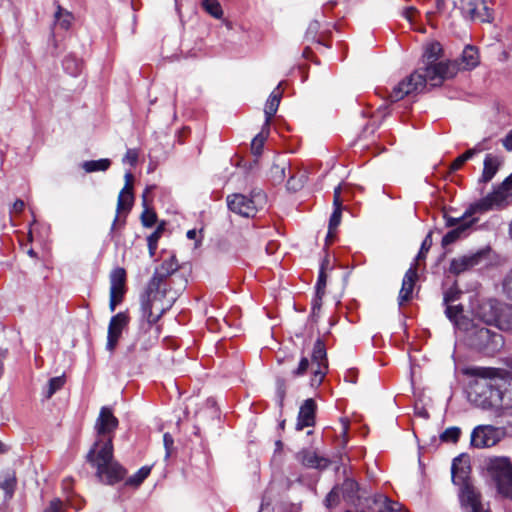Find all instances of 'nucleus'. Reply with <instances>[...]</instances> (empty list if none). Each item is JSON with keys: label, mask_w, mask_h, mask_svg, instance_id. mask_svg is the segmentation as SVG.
Returning a JSON list of instances; mask_svg holds the SVG:
<instances>
[{"label": "nucleus", "mask_w": 512, "mask_h": 512, "mask_svg": "<svg viewBox=\"0 0 512 512\" xmlns=\"http://www.w3.org/2000/svg\"><path fill=\"white\" fill-rule=\"evenodd\" d=\"M82 168L86 173H93L98 171H106L111 166V161L107 158L99 159V160H89L84 161L81 164Z\"/></svg>", "instance_id": "nucleus-31"}, {"label": "nucleus", "mask_w": 512, "mask_h": 512, "mask_svg": "<svg viewBox=\"0 0 512 512\" xmlns=\"http://www.w3.org/2000/svg\"><path fill=\"white\" fill-rule=\"evenodd\" d=\"M138 160V153L136 150L128 149L125 156L123 157V162L129 163L131 166H134Z\"/></svg>", "instance_id": "nucleus-53"}, {"label": "nucleus", "mask_w": 512, "mask_h": 512, "mask_svg": "<svg viewBox=\"0 0 512 512\" xmlns=\"http://www.w3.org/2000/svg\"><path fill=\"white\" fill-rule=\"evenodd\" d=\"M66 382L65 376L53 377L49 380L47 389L44 392L46 399H50L58 390H60Z\"/></svg>", "instance_id": "nucleus-36"}, {"label": "nucleus", "mask_w": 512, "mask_h": 512, "mask_svg": "<svg viewBox=\"0 0 512 512\" xmlns=\"http://www.w3.org/2000/svg\"><path fill=\"white\" fill-rule=\"evenodd\" d=\"M87 462L96 468L97 478L108 485L124 479L126 470L113 457V441L97 439L86 456Z\"/></svg>", "instance_id": "nucleus-4"}, {"label": "nucleus", "mask_w": 512, "mask_h": 512, "mask_svg": "<svg viewBox=\"0 0 512 512\" xmlns=\"http://www.w3.org/2000/svg\"><path fill=\"white\" fill-rule=\"evenodd\" d=\"M499 165L500 162L496 156H493L492 154H487L484 159L483 171L480 181L484 183L490 182L497 173Z\"/></svg>", "instance_id": "nucleus-23"}, {"label": "nucleus", "mask_w": 512, "mask_h": 512, "mask_svg": "<svg viewBox=\"0 0 512 512\" xmlns=\"http://www.w3.org/2000/svg\"><path fill=\"white\" fill-rule=\"evenodd\" d=\"M123 296L122 294L110 292L109 309L111 312L115 311L116 306L122 302Z\"/></svg>", "instance_id": "nucleus-51"}, {"label": "nucleus", "mask_w": 512, "mask_h": 512, "mask_svg": "<svg viewBox=\"0 0 512 512\" xmlns=\"http://www.w3.org/2000/svg\"><path fill=\"white\" fill-rule=\"evenodd\" d=\"M110 292L124 295L126 283V271L122 267L113 269L109 275Z\"/></svg>", "instance_id": "nucleus-22"}, {"label": "nucleus", "mask_w": 512, "mask_h": 512, "mask_svg": "<svg viewBox=\"0 0 512 512\" xmlns=\"http://www.w3.org/2000/svg\"><path fill=\"white\" fill-rule=\"evenodd\" d=\"M499 186L510 196L512 194V173Z\"/></svg>", "instance_id": "nucleus-58"}, {"label": "nucleus", "mask_w": 512, "mask_h": 512, "mask_svg": "<svg viewBox=\"0 0 512 512\" xmlns=\"http://www.w3.org/2000/svg\"><path fill=\"white\" fill-rule=\"evenodd\" d=\"M320 23L317 20H313L309 23L308 28L305 33V39L310 42H316L318 44H323L322 34L320 33Z\"/></svg>", "instance_id": "nucleus-33"}, {"label": "nucleus", "mask_w": 512, "mask_h": 512, "mask_svg": "<svg viewBox=\"0 0 512 512\" xmlns=\"http://www.w3.org/2000/svg\"><path fill=\"white\" fill-rule=\"evenodd\" d=\"M340 491L339 487L335 486L326 496L325 505L328 508L336 507L340 502Z\"/></svg>", "instance_id": "nucleus-45"}, {"label": "nucleus", "mask_w": 512, "mask_h": 512, "mask_svg": "<svg viewBox=\"0 0 512 512\" xmlns=\"http://www.w3.org/2000/svg\"><path fill=\"white\" fill-rule=\"evenodd\" d=\"M271 173L279 181H282L285 178V166L274 164L271 168Z\"/></svg>", "instance_id": "nucleus-52"}, {"label": "nucleus", "mask_w": 512, "mask_h": 512, "mask_svg": "<svg viewBox=\"0 0 512 512\" xmlns=\"http://www.w3.org/2000/svg\"><path fill=\"white\" fill-rule=\"evenodd\" d=\"M432 246V232L430 231L424 238L420 250L417 254L416 260H423L426 257L427 252Z\"/></svg>", "instance_id": "nucleus-46"}, {"label": "nucleus", "mask_w": 512, "mask_h": 512, "mask_svg": "<svg viewBox=\"0 0 512 512\" xmlns=\"http://www.w3.org/2000/svg\"><path fill=\"white\" fill-rule=\"evenodd\" d=\"M162 231H163V228L161 226H159L153 233H151L147 237V244H148L149 254L151 257H153L156 252L158 240L161 237Z\"/></svg>", "instance_id": "nucleus-43"}, {"label": "nucleus", "mask_w": 512, "mask_h": 512, "mask_svg": "<svg viewBox=\"0 0 512 512\" xmlns=\"http://www.w3.org/2000/svg\"><path fill=\"white\" fill-rule=\"evenodd\" d=\"M417 278L418 275L416 268L414 266L410 267L403 277L402 286L399 292L398 302L400 306L412 298V292Z\"/></svg>", "instance_id": "nucleus-20"}, {"label": "nucleus", "mask_w": 512, "mask_h": 512, "mask_svg": "<svg viewBox=\"0 0 512 512\" xmlns=\"http://www.w3.org/2000/svg\"><path fill=\"white\" fill-rule=\"evenodd\" d=\"M468 341L472 348L487 355H493L504 346L502 334L487 327L474 325L468 332Z\"/></svg>", "instance_id": "nucleus-7"}, {"label": "nucleus", "mask_w": 512, "mask_h": 512, "mask_svg": "<svg viewBox=\"0 0 512 512\" xmlns=\"http://www.w3.org/2000/svg\"><path fill=\"white\" fill-rule=\"evenodd\" d=\"M134 201L133 196V185L125 184L122 190L119 193L118 200H117V214L113 220L111 229H110V235L113 236L114 233L118 228H121L125 225L126 219L125 217L121 220L119 214L122 211L129 212L132 208Z\"/></svg>", "instance_id": "nucleus-12"}, {"label": "nucleus", "mask_w": 512, "mask_h": 512, "mask_svg": "<svg viewBox=\"0 0 512 512\" xmlns=\"http://www.w3.org/2000/svg\"><path fill=\"white\" fill-rule=\"evenodd\" d=\"M329 261L325 259L322 264L319 271L317 283L315 286V290L317 294H325V288H326V281H327V275L325 272L326 266L328 265Z\"/></svg>", "instance_id": "nucleus-40"}, {"label": "nucleus", "mask_w": 512, "mask_h": 512, "mask_svg": "<svg viewBox=\"0 0 512 512\" xmlns=\"http://www.w3.org/2000/svg\"><path fill=\"white\" fill-rule=\"evenodd\" d=\"M509 193L497 186L491 193L479 201L473 203L469 208V213L486 212L493 209H502L507 205Z\"/></svg>", "instance_id": "nucleus-10"}, {"label": "nucleus", "mask_w": 512, "mask_h": 512, "mask_svg": "<svg viewBox=\"0 0 512 512\" xmlns=\"http://www.w3.org/2000/svg\"><path fill=\"white\" fill-rule=\"evenodd\" d=\"M445 305H446V309H445L446 316L448 317V319L451 322H453L455 325H458L459 324L458 317L463 312L462 305H452V303L445 304Z\"/></svg>", "instance_id": "nucleus-42"}, {"label": "nucleus", "mask_w": 512, "mask_h": 512, "mask_svg": "<svg viewBox=\"0 0 512 512\" xmlns=\"http://www.w3.org/2000/svg\"><path fill=\"white\" fill-rule=\"evenodd\" d=\"M486 471L503 497L512 500V463L507 457H493L486 461Z\"/></svg>", "instance_id": "nucleus-6"}, {"label": "nucleus", "mask_w": 512, "mask_h": 512, "mask_svg": "<svg viewBox=\"0 0 512 512\" xmlns=\"http://www.w3.org/2000/svg\"><path fill=\"white\" fill-rule=\"evenodd\" d=\"M306 179L307 177L304 173H301L298 177L291 176L287 181V188L292 191H298L304 186Z\"/></svg>", "instance_id": "nucleus-44"}, {"label": "nucleus", "mask_w": 512, "mask_h": 512, "mask_svg": "<svg viewBox=\"0 0 512 512\" xmlns=\"http://www.w3.org/2000/svg\"><path fill=\"white\" fill-rule=\"evenodd\" d=\"M470 471V457L467 454L457 456L451 466L452 482L455 485L469 482Z\"/></svg>", "instance_id": "nucleus-17"}, {"label": "nucleus", "mask_w": 512, "mask_h": 512, "mask_svg": "<svg viewBox=\"0 0 512 512\" xmlns=\"http://www.w3.org/2000/svg\"><path fill=\"white\" fill-rule=\"evenodd\" d=\"M265 139L266 136H264L263 133H259L253 138L251 148L255 155L261 154Z\"/></svg>", "instance_id": "nucleus-48"}, {"label": "nucleus", "mask_w": 512, "mask_h": 512, "mask_svg": "<svg viewBox=\"0 0 512 512\" xmlns=\"http://www.w3.org/2000/svg\"><path fill=\"white\" fill-rule=\"evenodd\" d=\"M460 488V502L467 512H481L483 510L480 493L476 491L471 482L459 484Z\"/></svg>", "instance_id": "nucleus-16"}, {"label": "nucleus", "mask_w": 512, "mask_h": 512, "mask_svg": "<svg viewBox=\"0 0 512 512\" xmlns=\"http://www.w3.org/2000/svg\"><path fill=\"white\" fill-rule=\"evenodd\" d=\"M309 367V360L307 357H302L298 367L292 371V374L294 376H302L307 372V369Z\"/></svg>", "instance_id": "nucleus-49"}, {"label": "nucleus", "mask_w": 512, "mask_h": 512, "mask_svg": "<svg viewBox=\"0 0 512 512\" xmlns=\"http://www.w3.org/2000/svg\"><path fill=\"white\" fill-rule=\"evenodd\" d=\"M324 295L315 293V297L312 300V315H316L320 311Z\"/></svg>", "instance_id": "nucleus-54"}, {"label": "nucleus", "mask_w": 512, "mask_h": 512, "mask_svg": "<svg viewBox=\"0 0 512 512\" xmlns=\"http://www.w3.org/2000/svg\"><path fill=\"white\" fill-rule=\"evenodd\" d=\"M467 215H471V214L469 213V210H468V211H466V213H465V214L463 215V217H461V218L447 217V218H446V226H448V227H454V228H455V227H457L460 223H468L467 221H464V220H463V218H464L465 216H467ZM470 223L472 224L473 222H470Z\"/></svg>", "instance_id": "nucleus-55"}, {"label": "nucleus", "mask_w": 512, "mask_h": 512, "mask_svg": "<svg viewBox=\"0 0 512 512\" xmlns=\"http://www.w3.org/2000/svg\"><path fill=\"white\" fill-rule=\"evenodd\" d=\"M498 329L512 333V305H504Z\"/></svg>", "instance_id": "nucleus-34"}, {"label": "nucleus", "mask_w": 512, "mask_h": 512, "mask_svg": "<svg viewBox=\"0 0 512 512\" xmlns=\"http://www.w3.org/2000/svg\"><path fill=\"white\" fill-rule=\"evenodd\" d=\"M312 363L317 364V368L313 371L311 385L318 386L321 384L327 369L326 348L323 340L320 338H318L314 343Z\"/></svg>", "instance_id": "nucleus-14"}, {"label": "nucleus", "mask_w": 512, "mask_h": 512, "mask_svg": "<svg viewBox=\"0 0 512 512\" xmlns=\"http://www.w3.org/2000/svg\"><path fill=\"white\" fill-rule=\"evenodd\" d=\"M460 295H461V291L459 289H457L456 287H451L447 291H445L443 303L444 304L453 303L459 299Z\"/></svg>", "instance_id": "nucleus-47"}, {"label": "nucleus", "mask_w": 512, "mask_h": 512, "mask_svg": "<svg viewBox=\"0 0 512 512\" xmlns=\"http://www.w3.org/2000/svg\"><path fill=\"white\" fill-rule=\"evenodd\" d=\"M163 442L166 449V457H168L170 455V449L174 443L173 437L169 433H165L163 436Z\"/></svg>", "instance_id": "nucleus-56"}, {"label": "nucleus", "mask_w": 512, "mask_h": 512, "mask_svg": "<svg viewBox=\"0 0 512 512\" xmlns=\"http://www.w3.org/2000/svg\"><path fill=\"white\" fill-rule=\"evenodd\" d=\"M228 209L242 217L253 218L266 203V195L261 189H253L249 195L230 194L226 198Z\"/></svg>", "instance_id": "nucleus-5"}, {"label": "nucleus", "mask_w": 512, "mask_h": 512, "mask_svg": "<svg viewBox=\"0 0 512 512\" xmlns=\"http://www.w3.org/2000/svg\"><path fill=\"white\" fill-rule=\"evenodd\" d=\"M151 467L149 466H143L141 467L135 474H133L131 477H129L126 481V485L140 486L144 480L150 475Z\"/></svg>", "instance_id": "nucleus-35"}, {"label": "nucleus", "mask_w": 512, "mask_h": 512, "mask_svg": "<svg viewBox=\"0 0 512 512\" xmlns=\"http://www.w3.org/2000/svg\"><path fill=\"white\" fill-rule=\"evenodd\" d=\"M25 207V203L23 200L21 199H17L14 204H13V207H12V212H15V213H20L23 211Z\"/></svg>", "instance_id": "nucleus-62"}, {"label": "nucleus", "mask_w": 512, "mask_h": 512, "mask_svg": "<svg viewBox=\"0 0 512 512\" xmlns=\"http://www.w3.org/2000/svg\"><path fill=\"white\" fill-rule=\"evenodd\" d=\"M178 260L174 255L162 261V263L155 268L153 276L149 280L145 291L140 296L142 319L151 328L162 317L165 309L156 307L157 313L154 312L155 304L159 295V290L162 283L179 269Z\"/></svg>", "instance_id": "nucleus-3"}, {"label": "nucleus", "mask_w": 512, "mask_h": 512, "mask_svg": "<svg viewBox=\"0 0 512 512\" xmlns=\"http://www.w3.org/2000/svg\"><path fill=\"white\" fill-rule=\"evenodd\" d=\"M502 294L512 301V267L505 273L501 281Z\"/></svg>", "instance_id": "nucleus-39"}, {"label": "nucleus", "mask_w": 512, "mask_h": 512, "mask_svg": "<svg viewBox=\"0 0 512 512\" xmlns=\"http://www.w3.org/2000/svg\"><path fill=\"white\" fill-rule=\"evenodd\" d=\"M44 512H63V503L60 499H53Z\"/></svg>", "instance_id": "nucleus-50"}, {"label": "nucleus", "mask_w": 512, "mask_h": 512, "mask_svg": "<svg viewBox=\"0 0 512 512\" xmlns=\"http://www.w3.org/2000/svg\"><path fill=\"white\" fill-rule=\"evenodd\" d=\"M202 5L205 11L214 18L218 19L223 14L221 5L217 0H204Z\"/></svg>", "instance_id": "nucleus-41"}, {"label": "nucleus", "mask_w": 512, "mask_h": 512, "mask_svg": "<svg viewBox=\"0 0 512 512\" xmlns=\"http://www.w3.org/2000/svg\"><path fill=\"white\" fill-rule=\"evenodd\" d=\"M477 374L480 377L469 385V401L483 410L503 408L504 393L496 381L498 378H504L505 371L496 368H479Z\"/></svg>", "instance_id": "nucleus-2"}, {"label": "nucleus", "mask_w": 512, "mask_h": 512, "mask_svg": "<svg viewBox=\"0 0 512 512\" xmlns=\"http://www.w3.org/2000/svg\"><path fill=\"white\" fill-rule=\"evenodd\" d=\"M316 403L312 398L306 399L300 406L296 429L303 430L305 427L315 424Z\"/></svg>", "instance_id": "nucleus-19"}, {"label": "nucleus", "mask_w": 512, "mask_h": 512, "mask_svg": "<svg viewBox=\"0 0 512 512\" xmlns=\"http://www.w3.org/2000/svg\"><path fill=\"white\" fill-rule=\"evenodd\" d=\"M333 206L334 207H342L341 186L340 185H338L334 189Z\"/></svg>", "instance_id": "nucleus-57"}, {"label": "nucleus", "mask_w": 512, "mask_h": 512, "mask_svg": "<svg viewBox=\"0 0 512 512\" xmlns=\"http://www.w3.org/2000/svg\"><path fill=\"white\" fill-rule=\"evenodd\" d=\"M338 487L343 499L346 502L354 503L355 500L358 498L357 493L359 490V485L355 480L351 478H346L343 481V483Z\"/></svg>", "instance_id": "nucleus-25"}, {"label": "nucleus", "mask_w": 512, "mask_h": 512, "mask_svg": "<svg viewBox=\"0 0 512 512\" xmlns=\"http://www.w3.org/2000/svg\"><path fill=\"white\" fill-rule=\"evenodd\" d=\"M466 161L463 159V157L460 155L458 156L450 165V171L454 172V171H457L459 170L463 164L465 163Z\"/></svg>", "instance_id": "nucleus-61"}, {"label": "nucleus", "mask_w": 512, "mask_h": 512, "mask_svg": "<svg viewBox=\"0 0 512 512\" xmlns=\"http://www.w3.org/2000/svg\"><path fill=\"white\" fill-rule=\"evenodd\" d=\"M297 459L308 468L325 469L329 466L330 461L318 456L317 453L310 449H302L297 453Z\"/></svg>", "instance_id": "nucleus-21"}, {"label": "nucleus", "mask_w": 512, "mask_h": 512, "mask_svg": "<svg viewBox=\"0 0 512 512\" xmlns=\"http://www.w3.org/2000/svg\"><path fill=\"white\" fill-rule=\"evenodd\" d=\"M54 17L55 25L63 30H68L74 19L72 13L63 9L60 5L57 6V11L55 12Z\"/></svg>", "instance_id": "nucleus-30"}, {"label": "nucleus", "mask_w": 512, "mask_h": 512, "mask_svg": "<svg viewBox=\"0 0 512 512\" xmlns=\"http://www.w3.org/2000/svg\"><path fill=\"white\" fill-rule=\"evenodd\" d=\"M118 425L119 421L114 416L112 409L107 406L102 407L94 426L97 439H111L113 441L114 432Z\"/></svg>", "instance_id": "nucleus-11"}, {"label": "nucleus", "mask_w": 512, "mask_h": 512, "mask_svg": "<svg viewBox=\"0 0 512 512\" xmlns=\"http://www.w3.org/2000/svg\"><path fill=\"white\" fill-rule=\"evenodd\" d=\"M478 151H481V148L475 147V148L467 150L461 156L463 157V159L465 161H467V160L471 159Z\"/></svg>", "instance_id": "nucleus-63"}, {"label": "nucleus", "mask_w": 512, "mask_h": 512, "mask_svg": "<svg viewBox=\"0 0 512 512\" xmlns=\"http://www.w3.org/2000/svg\"><path fill=\"white\" fill-rule=\"evenodd\" d=\"M471 227V223H460L457 227L447 232L442 238V246L446 247L460 239Z\"/></svg>", "instance_id": "nucleus-28"}, {"label": "nucleus", "mask_w": 512, "mask_h": 512, "mask_svg": "<svg viewBox=\"0 0 512 512\" xmlns=\"http://www.w3.org/2000/svg\"><path fill=\"white\" fill-rule=\"evenodd\" d=\"M499 186L510 196L512 194V173Z\"/></svg>", "instance_id": "nucleus-59"}, {"label": "nucleus", "mask_w": 512, "mask_h": 512, "mask_svg": "<svg viewBox=\"0 0 512 512\" xmlns=\"http://www.w3.org/2000/svg\"><path fill=\"white\" fill-rule=\"evenodd\" d=\"M488 2V0H461V13L470 20L491 23L494 12Z\"/></svg>", "instance_id": "nucleus-9"}, {"label": "nucleus", "mask_w": 512, "mask_h": 512, "mask_svg": "<svg viewBox=\"0 0 512 512\" xmlns=\"http://www.w3.org/2000/svg\"><path fill=\"white\" fill-rule=\"evenodd\" d=\"M282 83H279V85L275 88V90L270 94L266 105H265V116L266 121L265 125L268 126L270 123L271 118L275 115L277 112V109L279 107L280 99L282 92L280 91V86Z\"/></svg>", "instance_id": "nucleus-24"}, {"label": "nucleus", "mask_w": 512, "mask_h": 512, "mask_svg": "<svg viewBox=\"0 0 512 512\" xmlns=\"http://www.w3.org/2000/svg\"><path fill=\"white\" fill-rule=\"evenodd\" d=\"M442 53L439 42L429 43L422 55L423 67L399 82L389 94L391 102H398L405 96L422 92L427 83L440 86L444 80L453 77L455 69L447 62H437Z\"/></svg>", "instance_id": "nucleus-1"}, {"label": "nucleus", "mask_w": 512, "mask_h": 512, "mask_svg": "<svg viewBox=\"0 0 512 512\" xmlns=\"http://www.w3.org/2000/svg\"><path fill=\"white\" fill-rule=\"evenodd\" d=\"M126 324L127 316L124 313H118L110 319L106 344V348L110 352L114 351L116 348L122 330Z\"/></svg>", "instance_id": "nucleus-18"}, {"label": "nucleus", "mask_w": 512, "mask_h": 512, "mask_svg": "<svg viewBox=\"0 0 512 512\" xmlns=\"http://www.w3.org/2000/svg\"><path fill=\"white\" fill-rule=\"evenodd\" d=\"M462 63L464 69H473L479 64V53L475 46L467 45L462 52Z\"/></svg>", "instance_id": "nucleus-27"}, {"label": "nucleus", "mask_w": 512, "mask_h": 512, "mask_svg": "<svg viewBox=\"0 0 512 512\" xmlns=\"http://www.w3.org/2000/svg\"><path fill=\"white\" fill-rule=\"evenodd\" d=\"M417 10L414 8V7H408L406 8L405 10V17L408 19V20H411L412 19V16L414 13H416Z\"/></svg>", "instance_id": "nucleus-64"}, {"label": "nucleus", "mask_w": 512, "mask_h": 512, "mask_svg": "<svg viewBox=\"0 0 512 512\" xmlns=\"http://www.w3.org/2000/svg\"><path fill=\"white\" fill-rule=\"evenodd\" d=\"M504 305L495 299H489L479 305L477 316L485 324L495 325L498 328Z\"/></svg>", "instance_id": "nucleus-15"}, {"label": "nucleus", "mask_w": 512, "mask_h": 512, "mask_svg": "<svg viewBox=\"0 0 512 512\" xmlns=\"http://www.w3.org/2000/svg\"><path fill=\"white\" fill-rule=\"evenodd\" d=\"M502 145L507 151H512V129L507 133V135L501 140Z\"/></svg>", "instance_id": "nucleus-60"}, {"label": "nucleus", "mask_w": 512, "mask_h": 512, "mask_svg": "<svg viewBox=\"0 0 512 512\" xmlns=\"http://www.w3.org/2000/svg\"><path fill=\"white\" fill-rule=\"evenodd\" d=\"M506 435L503 427L493 425H477L470 435V446L485 449L496 446Z\"/></svg>", "instance_id": "nucleus-8"}, {"label": "nucleus", "mask_w": 512, "mask_h": 512, "mask_svg": "<svg viewBox=\"0 0 512 512\" xmlns=\"http://www.w3.org/2000/svg\"><path fill=\"white\" fill-rule=\"evenodd\" d=\"M64 70L71 76H77L82 70V61L73 55H68L63 60Z\"/></svg>", "instance_id": "nucleus-32"}, {"label": "nucleus", "mask_w": 512, "mask_h": 512, "mask_svg": "<svg viewBox=\"0 0 512 512\" xmlns=\"http://www.w3.org/2000/svg\"><path fill=\"white\" fill-rule=\"evenodd\" d=\"M342 207H334V211L329 219V227L327 233V240L331 241L334 237L335 230L341 222Z\"/></svg>", "instance_id": "nucleus-37"}, {"label": "nucleus", "mask_w": 512, "mask_h": 512, "mask_svg": "<svg viewBox=\"0 0 512 512\" xmlns=\"http://www.w3.org/2000/svg\"><path fill=\"white\" fill-rule=\"evenodd\" d=\"M460 436H461V429L457 426H452V427H449L446 430H444L439 435V438L442 442L456 443V442H458Z\"/></svg>", "instance_id": "nucleus-38"}, {"label": "nucleus", "mask_w": 512, "mask_h": 512, "mask_svg": "<svg viewBox=\"0 0 512 512\" xmlns=\"http://www.w3.org/2000/svg\"><path fill=\"white\" fill-rule=\"evenodd\" d=\"M17 486V478L14 471L5 472L0 479V488L5 492V499H11Z\"/></svg>", "instance_id": "nucleus-26"}, {"label": "nucleus", "mask_w": 512, "mask_h": 512, "mask_svg": "<svg viewBox=\"0 0 512 512\" xmlns=\"http://www.w3.org/2000/svg\"><path fill=\"white\" fill-rule=\"evenodd\" d=\"M151 191V187H147L142 195L144 211L141 214V222L144 227H152L157 221V215L153 210L147 207V194Z\"/></svg>", "instance_id": "nucleus-29"}, {"label": "nucleus", "mask_w": 512, "mask_h": 512, "mask_svg": "<svg viewBox=\"0 0 512 512\" xmlns=\"http://www.w3.org/2000/svg\"><path fill=\"white\" fill-rule=\"evenodd\" d=\"M487 251L479 250L469 255L453 258L450 262L449 271L454 275L464 273L475 266L480 265L487 258Z\"/></svg>", "instance_id": "nucleus-13"}]
</instances>
